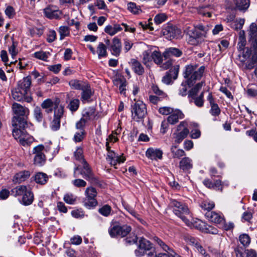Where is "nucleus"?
I'll list each match as a JSON object with an SVG mask.
<instances>
[{
  "mask_svg": "<svg viewBox=\"0 0 257 257\" xmlns=\"http://www.w3.org/2000/svg\"><path fill=\"white\" fill-rule=\"evenodd\" d=\"M14 116L13 117V125L26 128L28 126V118L30 113L28 108L14 102L12 106Z\"/></svg>",
  "mask_w": 257,
  "mask_h": 257,
  "instance_id": "1",
  "label": "nucleus"
},
{
  "mask_svg": "<svg viewBox=\"0 0 257 257\" xmlns=\"http://www.w3.org/2000/svg\"><path fill=\"white\" fill-rule=\"evenodd\" d=\"M205 67L201 66L197 69L196 65H188L185 66L183 72L184 77L186 79L188 85H193L197 80H199L204 72Z\"/></svg>",
  "mask_w": 257,
  "mask_h": 257,
  "instance_id": "2",
  "label": "nucleus"
},
{
  "mask_svg": "<svg viewBox=\"0 0 257 257\" xmlns=\"http://www.w3.org/2000/svg\"><path fill=\"white\" fill-rule=\"evenodd\" d=\"M171 205L173 207L174 213L180 217L187 226H191L192 222L190 220L192 217L188 207L176 200H171Z\"/></svg>",
  "mask_w": 257,
  "mask_h": 257,
  "instance_id": "3",
  "label": "nucleus"
},
{
  "mask_svg": "<svg viewBox=\"0 0 257 257\" xmlns=\"http://www.w3.org/2000/svg\"><path fill=\"white\" fill-rule=\"evenodd\" d=\"M11 193L15 197L22 196L20 202L24 205H30L34 201V194L26 186L20 185L14 188L11 190Z\"/></svg>",
  "mask_w": 257,
  "mask_h": 257,
  "instance_id": "4",
  "label": "nucleus"
},
{
  "mask_svg": "<svg viewBox=\"0 0 257 257\" xmlns=\"http://www.w3.org/2000/svg\"><path fill=\"white\" fill-rule=\"evenodd\" d=\"M132 230V227L127 224L120 225L118 222H112L108 229L109 235L112 237H123Z\"/></svg>",
  "mask_w": 257,
  "mask_h": 257,
  "instance_id": "5",
  "label": "nucleus"
},
{
  "mask_svg": "<svg viewBox=\"0 0 257 257\" xmlns=\"http://www.w3.org/2000/svg\"><path fill=\"white\" fill-rule=\"evenodd\" d=\"M147 113L146 104L142 101H137L132 105V116L135 121H143Z\"/></svg>",
  "mask_w": 257,
  "mask_h": 257,
  "instance_id": "6",
  "label": "nucleus"
},
{
  "mask_svg": "<svg viewBox=\"0 0 257 257\" xmlns=\"http://www.w3.org/2000/svg\"><path fill=\"white\" fill-rule=\"evenodd\" d=\"M47 150L43 145H39L35 147L32 151L33 155V164L38 167L44 166L46 162V156L45 154Z\"/></svg>",
  "mask_w": 257,
  "mask_h": 257,
  "instance_id": "7",
  "label": "nucleus"
},
{
  "mask_svg": "<svg viewBox=\"0 0 257 257\" xmlns=\"http://www.w3.org/2000/svg\"><path fill=\"white\" fill-rule=\"evenodd\" d=\"M187 41L192 45H198L202 44L205 38L206 32H201L196 28L189 30L187 32Z\"/></svg>",
  "mask_w": 257,
  "mask_h": 257,
  "instance_id": "8",
  "label": "nucleus"
},
{
  "mask_svg": "<svg viewBox=\"0 0 257 257\" xmlns=\"http://www.w3.org/2000/svg\"><path fill=\"white\" fill-rule=\"evenodd\" d=\"M97 192L95 188L92 187H87L85 191V197L83 199L84 205L89 208L94 207L97 205L96 199Z\"/></svg>",
  "mask_w": 257,
  "mask_h": 257,
  "instance_id": "9",
  "label": "nucleus"
},
{
  "mask_svg": "<svg viewBox=\"0 0 257 257\" xmlns=\"http://www.w3.org/2000/svg\"><path fill=\"white\" fill-rule=\"evenodd\" d=\"M106 148L107 151V155L106 157V160L109 162L111 166H113L114 168H117V165L121 163H123L125 158L123 155L118 156L116 155L114 152L110 150V147L109 146V142L107 141L106 142Z\"/></svg>",
  "mask_w": 257,
  "mask_h": 257,
  "instance_id": "10",
  "label": "nucleus"
},
{
  "mask_svg": "<svg viewBox=\"0 0 257 257\" xmlns=\"http://www.w3.org/2000/svg\"><path fill=\"white\" fill-rule=\"evenodd\" d=\"M13 98L18 101H25L28 103L33 100L31 93L17 86L12 91Z\"/></svg>",
  "mask_w": 257,
  "mask_h": 257,
  "instance_id": "11",
  "label": "nucleus"
},
{
  "mask_svg": "<svg viewBox=\"0 0 257 257\" xmlns=\"http://www.w3.org/2000/svg\"><path fill=\"white\" fill-rule=\"evenodd\" d=\"M64 113V107L62 105H57L54 110V116L50 124L52 130L56 131L60 128V120Z\"/></svg>",
  "mask_w": 257,
  "mask_h": 257,
  "instance_id": "12",
  "label": "nucleus"
},
{
  "mask_svg": "<svg viewBox=\"0 0 257 257\" xmlns=\"http://www.w3.org/2000/svg\"><path fill=\"white\" fill-rule=\"evenodd\" d=\"M81 163L82 164V168L81 169L80 171L81 175H82L84 178L90 181L91 183H97L98 182V179L94 176L87 162L85 160H83Z\"/></svg>",
  "mask_w": 257,
  "mask_h": 257,
  "instance_id": "13",
  "label": "nucleus"
},
{
  "mask_svg": "<svg viewBox=\"0 0 257 257\" xmlns=\"http://www.w3.org/2000/svg\"><path fill=\"white\" fill-rule=\"evenodd\" d=\"M152 247V244L149 240L144 238H141L139 240L138 249L135 250V254L137 256H141Z\"/></svg>",
  "mask_w": 257,
  "mask_h": 257,
  "instance_id": "14",
  "label": "nucleus"
},
{
  "mask_svg": "<svg viewBox=\"0 0 257 257\" xmlns=\"http://www.w3.org/2000/svg\"><path fill=\"white\" fill-rule=\"evenodd\" d=\"M45 16L50 19H57L62 15V12L56 7L50 6L44 9Z\"/></svg>",
  "mask_w": 257,
  "mask_h": 257,
  "instance_id": "15",
  "label": "nucleus"
},
{
  "mask_svg": "<svg viewBox=\"0 0 257 257\" xmlns=\"http://www.w3.org/2000/svg\"><path fill=\"white\" fill-rule=\"evenodd\" d=\"M163 35L169 40L177 38L181 34L180 29L173 26H168L163 30Z\"/></svg>",
  "mask_w": 257,
  "mask_h": 257,
  "instance_id": "16",
  "label": "nucleus"
},
{
  "mask_svg": "<svg viewBox=\"0 0 257 257\" xmlns=\"http://www.w3.org/2000/svg\"><path fill=\"white\" fill-rule=\"evenodd\" d=\"M205 217L212 222L216 224H223L224 218L221 213H218L214 211H207L205 214Z\"/></svg>",
  "mask_w": 257,
  "mask_h": 257,
  "instance_id": "17",
  "label": "nucleus"
},
{
  "mask_svg": "<svg viewBox=\"0 0 257 257\" xmlns=\"http://www.w3.org/2000/svg\"><path fill=\"white\" fill-rule=\"evenodd\" d=\"M249 35L254 52L257 53V25L254 23H251L250 25Z\"/></svg>",
  "mask_w": 257,
  "mask_h": 257,
  "instance_id": "18",
  "label": "nucleus"
},
{
  "mask_svg": "<svg viewBox=\"0 0 257 257\" xmlns=\"http://www.w3.org/2000/svg\"><path fill=\"white\" fill-rule=\"evenodd\" d=\"M236 257H256L257 254L253 249L244 250L242 247L237 246L234 249Z\"/></svg>",
  "mask_w": 257,
  "mask_h": 257,
  "instance_id": "19",
  "label": "nucleus"
},
{
  "mask_svg": "<svg viewBox=\"0 0 257 257\" xmlns=\"http://www.w3.org/2000/svg\"><path fill=\"white\" fill-rule=\"evenodd\" d=\"M184 117V114L183 112L179 109H176L173 111L172 114L168 116L167 121L171 124H174L178 122L179 119H183Z\"/></svg>",
  "mask_w": 257,
  "mask_h": 257,
  "instance_id": "20",
  "label": "nucleus"
},
{
  "mask_svg": "<svg viewBox=\"0 0 257 257\" xmlns=\"http://www.w3.org/2000/svg\"><path fill=\"white\" fill-rule=\"evenodd\" d=\"M32 84L31 77L29 76L23 78L19 81L17 86L24 89L29 93H30V87Z\"/></svg>",
  "mask_w": 257,
  "mask_h": 257,
  "instance_id": "21",
  "label": "nucleus"
},
{
  "mask_svg": "<svg viewBox=\"0 0 257 257\" xmlns=\"http://www.w3.org/2000/svg\"><path fill=\"white\" fill-rule=\"evenodd\" d=\"M121 49V45L120 40L116 37L114 38L110 48L112 55L116 56L119 55Z\"/></svg>",
  "mask_w": 257,
  "mask_h": 257,
  "instance_id": "22",
  "label": "nucleus"
},
{
  "mask_svg": "<svg viewBox=\"0 0 257 257\" xmlns=\"http://www.w3.org/2000/svg\"><path fill=\"white\" fill-rule=\"evenodd\" d=\"M235 7L234 9L241 12H245L250 6V0H232Z\"/></svg>",
  "mask_w": 257,
  "mask_h": 257,
  "instance_id": "23",
  "label": "nucleus"
},
{
  "mask_svg": "<svg viewBox=\"0 0 257 257\" xmlns=\"http://www.w3.org/2000/svg\"><path fill=\"white\" fill-rule=\"evenodd\" d=\"M163 152L161 150L157 149L149 148L146 153V156L152 160L161 159Z\"/></svg>",
  "mask_w": 257,
  "mask_h": 257,
  "instance_id": "24",
  "label": "nucleus"
},
{
  "mask_svg": "<svg viewBox=\"0 0 257 257\" xmlns=\"http://www.w3.org/2000/svg\"><path fill=\"white\" fill-rule=\"evenodd\" d=\"M132 69L139 75H142L144 73V68L141 63L135 59H132L129 62Z\"/></svg>",
  "mask_w": 257,
  "mask_h": 257,
  "instance_id": "25",
  "label": "nucleus"
},
{
  "mask_svg": "<svg viewBox=\"0 0 257 257\" xmlns=\"http://www.w3.org/2000/svg\"><path fill=\"white\" fill-rule=\"evenodd\" d=\"M182 55V52L176 48L171 47L166 49L163 54V57L167 59L171 56L177 57H180Z\"/></svg>",
  "mask_w": 257,
  "mask_h": 257,
  "instance_id": "26",
  "label": "nucleus"
},
{
  "mask_svg": "<svg viewBox=\"0 0 257 257\" xmlns=\"http://www.w3.org/2000/svg\"><path fill=\"white\" fill-rule=\"evenodd\" d=\"M193 167L192 161L189 157L182 158L179 162V168L183 172H187Z\"/></svg>",
  "mask_w": 257,
  "mask_h": 257,
  "instance_id": "27",
  "label": "nucleus"
},
{
  "mask_svg": "<svg viewBox=\"0 0 257 257\" xmlns=\"http://www.w3.org/2000/svg\"><path fill=\"white\" fill-rule=\"evenodd\" d=\"M30 175V172L29 171H21L14 176L13 181L15 183H21L29 178Z\"/></svg>",
  "mask_w": 257,
  "mask_h": 257,
  "instance_id": "28",
  "label": "nucleus"
},
{
  "mask_svg": "<svg viewBox=\"0 0 257 257\" xmlns=\"http://www.w3.org/2000/svg\"><path fill=\"white\" fill-rule=\"evenodd\" d=\"M88 83L77 79H73L69 81V84L72 89L82 90Z\"/></svg>",
  "mask_w": 257,
  "mask_h": 257,
  "instance_id": "29",
  "label": "nucleus"
},
{
  "mask_svg": "<svg viewBox=\"0 0 257 257\" xmlns=\"http://www.w3.org/2000/svg\"><path fill=\"white\" fill-rule=\"evenodd\" d=\"M34 180L35 182L39 184L44 185L48 181L49 177L45 173L43 172H38L37 173L34 177Z\"/></svg>",
  "mask_w": 257,
  "mask_h": 257,
  "instance_id": "30",
  "label": "nucleus"
},
{
  "mask_svg": "<svg viewBox=\"0 0 257 257\" xmlns=\"http://www.w3.org/2000/svg\"><path fill=\"white\" fill-rule=\"evenodd\" d=\"M122 28L119 24H115L113 26L111 25H108L106 26L104 29L105 33L110 35V36H113L117 32H120L122 30Z\"/></svg>",
  "mask_w": 257,
  "mask_h": 257,
  "instance_id": "31",
  "label": "nucleus"
},
{
  "mask_svg": "<svg viewBox=\"0 0 257 257\" xmlns=\"http://www.w3.org/2000/svg\"><path fill=\"white\" fill-rule=\"evenodd\" d=\"M82 92L81 93V99L83 102L88 101L89 99L90 98L91 96L92 95V92L90 89V86L88 84L85 87V88H83L82 90Z\"/></svg>",
  "mask_w": 257,
  "mask_h": 257,
  "instance_id": "32",
  "label": "nucleus"
},
{
  "mask_svg": "<svg viewBox=\"0 0 257 257\" xmlns=\"http://www.w3.org/2000/svg\"><path fill=\"white\" fill-rule=\"evenodd\" d=\"M171 152L173 158L180 159L182 157L186 155V153L184 150L182 149H177L176 146H172L171 147Z\"/></svg>",
  "mask_w": 257,
  "mask_h": 257,
  "instance_id": "33",
  "label": "nucleus"
},
{
  "mask_svg": "<svg viewBox=\"0 0 257 257\" xmlns=\"http://www.w3.org/2000/svg\"><path fill=\"white\" fill-rule=\"evenodd\" d=\"M178 132L177 133L174 134V135H175V142L179 144L187 136L189 133V130L188 129H184V130Z\"/></svg>",
  "mask_w": 257,
  "mask_h": 257,
  "instance_id": "34",
  "label": "nucleus"
},
{
  "mask_svg": "<svg viewBox=\"0 0 257 257\" xmlns=\"http://www.w3.org/2000/svg\"><path fill=\"white\" fill-rule=\"evenodd\" d=\"M97 53L99 59L107 56L106 47L103 43H99L97 48Z\"/></svg>",
  "mask_w": 257,
  "mask_h": 257,
  "instance_id": "35",
  "label": "nucleus"
},
{
  "mask_svg": "<svg viewBox=\"0 0 257 257\" xmlns=\"http://www.w3.org/2000/svg\"><path fill=\"white\" fill-rule=\"evenodd\" d=\"M15 127L13 131V136L16 140L19 139V141L25 135L24 128L19 126H14Z\"/></svg>",
  "mask_w": 257,
  "mask_h": 257,
  "instance_id": "36",
  "label": "nucleus"
},
{
  "mask_svg": "<svg viewBox=\"0 0 257 257\" xmlns=\"http://www.w3.org/2000/svg\"><path fill=\"white\" fill-rule=\"evenodd\" d=\"M95 117V109L93 108H89L85 110L82 114V118H84L86 121L88 122L92 117Z\"/></svg>",
  "mask_w": 257,
  "mask_h": 257,
  "instance_id": "37",
  "label": "nucleus"
},
{
  "mask_svg": "<svg viewBox=\"0 0 257 257\" xmlns=\"http://www.w3.org/2000/svg\"><path fill=\"white\" fill-rule=\"evenodd\" d=\"M204 84V82L201 81V82L198 83L196 84L194 87L191 88L189 91V97H191V98H193L194 96H195L200 89L202 88L203 85Z\"/></svg>",
  "mask_w": 257,
  "mask_h": 257,
  "instance_id": "38",
  "label": "nucleus"
},
{
  "mask_svg": "<svg viewBox=\"0 0 257 257\" xmlns=\"http://www.w3.org/2000/svg\"><path fill=\"white\" fill-rule=\"evenodd\" d=\"M152 60L157 65H161L163 62L162 55L158 51H154L152 53Z\"/></svg>",
  "mask_w": 257,
  "mask_h": 257,
  "instance_id": "39",
  "label": "nucleus"
},
{
  "mask_svg": "<svg viewBox=\"0 0 257 257\" xmlns=\"http://www.w3.org/2000/svg\"><path fill=\"white\" fill-rule=\"evenodd\" d=\"M154 241L156 242L165 251L169 252L172 248L169 247L163 240L157 236L153 238Z\"/></svg>",
  "mask_w": 257,
  "mask_h": 257,
  "instance_id": "40",
  "label": "nucleus"
},
{
  "mask_svg": "<svg viewBox=\"0 0 257 257\" xmlns=\"http://www.w3.org/2000/svg\"><path fill=\"white\" fill-rule=\"evenodd\" d=\"M239 241L243 246H247L250 242V238L247 234L243 233L239 235Z\"/></svg>",
  "mask_w": 257,
  "mask_h": 257,
  "instance_id": "41",
  "label": "nucleus"
},
{
  "mask_svg": "<svg viewBox=\"0 0 257 257\" xmlns=\"http://www.w3.org/2000/svg\"><path fill=\"white\" fill-rule=\"evenodd\" d=\"M238 52V56L240 58L241 56L243 58L242 61H244L249 58L251 53V50L247 47H246L244 49H243L242 50H240Z\"/></svg>",
  "mask_w": 257,
  "mask_h": 257,
  "instance_id": "42",
  "label": "nucleus"
},
{
  "mask_svg": "<svg viewBox=\"0 0 257 257\" xmlns=\"http://www.w3.org/2000/svg\"><path fill=\"white\" fill-rule=\"evenodd\" d=\"M64 201L69 204H74L77 200V197L72 193L66 194L63 198Z\"/></svg>",
  "mask_w": 257,
  "mask_h": 257,
  "instance_id": "43",
  "label": "nucleus"
},
{
  "mask_svg": "<svg viewBox=\"0 0 257 257\" xmlns=\"http://www.w3.org/2000/svg\"><path fill=\"white\" fill-rule=\"evenodd\" d=\"M211 109L209 110L210 113L213 116H217L220 113V109L218 104L216 103L210 104Z\"/></svg>",
  "mask_w": 257,
  "mask_h": 257,
  "instance_id": "44",
  "label": "nucleus"
},
{
  "mask_svg": "<svg viewBox=\"0 0 257 257\" xmlns=\"http://www.w3.org/2000/svg\"><path fill=\"white\" fill-rule=\"evenodd\" d=\"M59 33L60 34V39L63 40L65 37L69 34V29L67 26H61L59 28Z\"/></svg>",
  "mask_w": 257,
  "mask_h": 257,
  "instance_id": "45",
  "label": "nucleus"
},
{
  "mask_svg": "<svg viewBox=\"0 0 257 257\" xmlns=\"http://www.w3.org/2000/svg\"><path fill=\"white\" fill-rule=\"evenodd\" d=\"M184 239L186 242L190 245H194L196 248L198 245H200L198 243V240L191 235H185L184 236Z\"/></svg>",
  "mask_w": 257,
  "mask_h": 257,
  "instance_id": "46",
  "label": "nucleus"
},
{
  "mask_svg": "<svg viewBox=\"0 0 257 257\" xmlns=\"http://www.w3.org/2000/svg\"><path fill=\"white\" fill-rule=\"evenodd\" d=\"M79 106V100L78 99H73L68 105L69 109L72 112L76 111Z\"/></svg>",
  "mask_w": 257,
  "mask_h": 257,
  "instance_id": "47",
  "label": "nucleus"
},
{
  "mask_svg": "<svg viewBox=\"0 0 257 257\" xmlns=\"http://www.w3.org/2000/svg\"><path fill=\"white\" fill-rule=\"evenodd\" d=\"M111 211V207L108 205H105L98 209V212L104 216H108Z\"/></svg>",
  "mask_w": 257,
  "mask_h": 257,
  "instance_id": "48",
  "label": "nucleus"
},
{
  "mask_svg": "<svg viewBox=\"0 0 257 257\" xmlns=\"http://www.w3.org/2000/svg\"><path fill=\"white\" fill-rule=\"evenodd\" d=\"M53 105V102L50 99H47L44 100L41 104V106L43 108L48 109L47 110L48 112H51L52 111V107Z\"/></svg>",
  "mask_w": 257,
  "mask_h": 257,
  "instance_id": "49",
  "label": "nucleus"
},
{
  "mask_svg": "<svg viewBox=\"0 0 257 257\" xmlns=\"http://www.w3.org/2000/svg\"><path fill=\"white\" fill-rule=\"evenodd\" d=\"M50 55L49 52L39 51L34 53V56L36 58L43 61H47Z\"/></svg>",
  "mask_w": 257,
  "mask_h": 257,
  "instance_id": "50",
  "label": "nucleus"
},
{
  "mask_svg": "<svg viewBox=\"0 0 257 257\" xmlns=\"http://www.w3.org/2000/svg\"><path fill=\"white\" fill-rule=\"evenodd\" d=\"M33 138L25 134L20 140V143L23 146L30 145L33 141Z\"/></svg>",
  "mask_w": 257,
  "mask_h": 257,
  "instance_id": "51",
  "label": "nucleus"
},
{
  "mask_svg": "<svg viewBox=\"0 0 257 257\" xmlns=\"http://www.w3.org/2000/svg\"><path fill=\"white\" fill-rule=\"evenodd\" d=\"M127 10L135 14H138L139 11H141L140 7L133 2H130L127 4Z\"/></svg>",
  "mask_w": 257,
  "mask_h": 257,
  "instance_id": "52",
  "label": "nucleus"
},
{
  "mask_svg": "<svg viewBox=\"0 0 257 257\" xmlns=\"http://www.w3.org/2000/svg\"><path fill=\"white\" fill-rule=\"evenodd\" d=\"M187 81H183L178 88V94L182 96H185L187 95Z\"/></svg>",
  "mask_w": 257,
  "mask_h": 257,
  "instance_id": "53",
  "label": "nucleus"
},
{
  "mask_svg": "<svg viewBox=\"0 0 257 257\" xmlns=\"http://www.w3.org/2000/svg\"><path fill=\"white\" fill-rule=\"evenodd\" d=\"M34 115L35 118L38 122H41L43 120V116L42 110L39 107H36L34 110Z\"/></svg>",
  "mask_w": 257,
  "mask_h": 257,
  "instance_id": "54",
  "label": "nucleus"
},
{
  "mask_svg": "<svg viewBox=\"0 0 257 257\" xmlns=\"http://www.w3.org/2000/svg\"><path fill=\"white\" fill-rule=\"evenodd\" d=\"M85 135V131H81L78 132H76L74 136V141L75 142H80L84 139Z\"/></svg>",
  "mask_w": 257,
  "mask_h": 257,
  "instance_id": "55",
  "label": "nucleus"
},
{
  "mask_svg": "<svg viewBox=\"0 0 257 257\" xmlns=\"http://www.w3.org/2000/svg\"><path fill=\"white\" fill-rule=\"evenodd\" d=\"M193 125L195 128L191 131V137L192 139H198L200 137L201 135L199 130L196 128L198 126V124L197 123H193Z\"/></svg>",
  "mask_w": 257,
  "mask_h": 257,
  "instance_id": "56",
  "label": "nucleus"
},
{
  "mask_svg": "<svg viewBox=\"0 0 257 257\" xmlns=\"http://www.w3.org/2000/svg\"><path fill=\"white\" fill-rule=\"evenodd\" d=\"M208 8H209L201 7V8H195V9L198 14H199L203 16H206L208 18H210L211 17V13L206 10V9H208Z\"/></svg>",
  "mask_w": 257,
  "mask_h": 257,
  "instance_id": "57",
  "label": "nucleus"
},
{
  "mask_svg": "<svg viewBox=\"0 0 257 257\" xmlns=\"http://www.w3.org/2000/svg\"><path fill=\"white\" fill-rule=\"evenodd\" d=\"M74 157L77 160L79 161L81 163L83 160H85L83 155V150L81 148L79 147L76 149V151L74 152Z\"/></svg>",
  "mask_w": 257,
  "mask_h": 257,
  "instance_id": "58",
  "label": "nucleus"
},
{
  "mask_svg": "<svg viewBox=\"0 0 257 257\" xmlns=\"http://www.w3.org/2000/svg\"><path fill=\"white\" fill-rule=\"evenodd\" d=\"M152 60V53L151 51H145L143 53V61L144 64H146Z\"/></svg>",
  "mask_w": 257,
  "mask_h": 257,
  "instance_id": "59",
  "label": "nucleus"
},
{
  "mask_svg": "<svg viewBox=\"0 0 257 257\" xmlns=\"http://www.w3.org/2000/svg\"><path fill=\"white\" fill-rule=\"evenodd\" d=\"M153 92L157 95L160 96V98H164L166 97V94L161 90H160L158 86L153 85L152 86Z\"/></svg>",
  "mask_w": 257,
  "mask_h": 257,
  "instance_id": "60",
  "label": "nucleus"
},
{
  "mask_svg": "<svg viewBox=\"0 0 257 257\" xmlns=\"http://www.w3.org/2000/svg\"><path fill=\"white\" fill-rule=\"evenodd\" d=\"M167 17L164 14L157 15L154 18V22L157 24H160L166 20Z\"/></svg>",
  "mask_w": 257,
  "mask_h": 257,
  "instance_id": "61",
  "label": "nucleus"
},
{
  "mask_svg": "<svg viewBox=\"0 0 257 257\" xmlns=\"http://www.w3.org/2000/svg\"><path fill=\"white\" fill-rule=\"evenodd\" d=\"M244 23V20L243 19H240L236 20L232 25V28L236 30H239L242 29L243 25Z\"/></svg>",
  "mask_w": 257,
  "mask_h": 257,
  "instance_id": "62",
  "label": "nucleus"
},
{
  "mask_svg": "<svg viewBox=\"0 0 257 257\" xmlns=\"http://www.w3.org/2000/svg\"><path fill=\"white\" fill-rule=\"evenodd\" d=\"M72 183L74 186L78 188L85 187L87 184L86 181L81 179H75Z\"/></svg>",
  "mask_w": 257,
  "mask_h": 257,
  "instance_id": "63",
  "label": "nucleus"
},
{
  "mask_svg": "<svg viewBox=\"0 0 257 257\" xmlns=\"http://www.w3.org/2000/svg\"><path fill=\"white\" fill-rule=\"evenodd\" d=\"M147 256L148 257H170L169 253H159L157 254L155 249H153V251H150L147 254Z\"/></svg>",
  "mask_w": 257,
  "mask_h": 257,
  "instance_id": "64",
  "label": "nucleus"
}]
</instances>
